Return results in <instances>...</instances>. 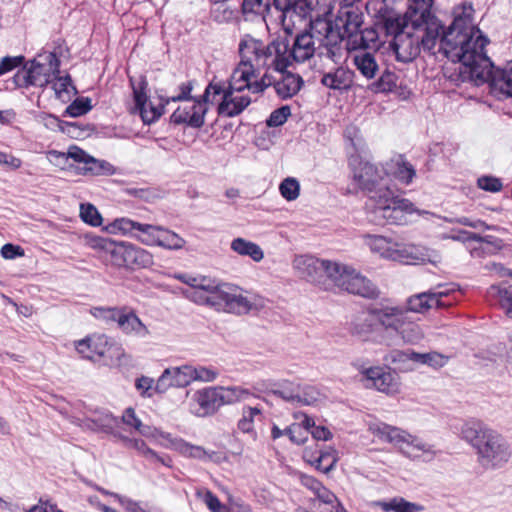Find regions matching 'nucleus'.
Here are the masks:
<instances>
[{
    "label": "nucleus",
    "instance_id": "obj_25",
    "mask_svg": "<svg viewBox=\"0 0 512 512\" xmlns=\"http://www.w3.org/2000/svg\"><path fill=\"white\" fill-rule=\"evenodd\" d=\"M119 420L113 416L108 410L95 409L90 412V415L80 420L79 425L93 431H101L104 433L112 434L114 429L118 426Z\"/></svg>",
    "mask_w": 512,
    "mask_h": 512
},
{
    "label": "nucleus",
    "instance_id": "obj_33",
    "mask_svg": "<svg viewBox=\"0 0 512 512\" xmlns=\"http://www.w3.org/2000/svg\"><path fill=\"white\" fill-rule=\"evenodd\" d=\"M410 27L411 23L406 14L401 16L400 14L392 13L382 19V28L385 34L391 36L392 39H395L400 33H405Z\"/></svg>",
    "mask_w": 512,
    "mask_h": 512
},
{
    "label": "nucleus",
    "instance_id": "obj_2",
    "mask_svg": "<svg viewBox=\"0 0 512 512\" xmlns=\"http://www.w3.org/2000/svg\"><path fill=\"white\" fill-rule=\"evenodd\" d=\"M386 174L375 164L360 161L354 168L353 180L368 196L366 208L370 221L378 225H405L408 215L421 212L410 200L394 195L385 179ZM422 213L428 214L426 211Z\"/></svg>",
    "mask_w": 512,
    "mask_h": 512
},
{
    "label": "nucleus",
    "instance_id": "obj_54",
    "mask_svg": "<svg viewBox=\"0 0 512 512\" xmlns=\"http://www.w3.org/2000/svg\"><path fill=\"white\" fill-rule=\"evenodd\" d=\"M291 115V109L288 105L281 106L280 108L275 109L269 116L266 121L267 126L269 127H279L283 125L288 117Z\"/></svg>",
    "mask_w": 512,
    "mask_h": 512
},
{
    "label": "nucleus",
    "instance_id": "obj_40",
    "mask_svg": "<svg viewBox=\"0 0 512 512\" xmlns=\"http://www.w3.org/2000/svg\"><path fill=\"white\" fill-rule=\"evenodd\" d=\"M224 405L233 404L256 397L249 389L240 386L221 387Z\"/></svg>",
    "mask_w": 512,
    "mask_h": 512
},
{
    "label": "nucleus",
    "instance_id": "obj_61",
    "mask_svg": "<svg viewBox=\"0 0 512 512\" xmlns=\"http://www.w3.org/2000/svg\"><path fill=\"white\" fill-rule=\"evenodd\" d=\"M270 4V0H243V11L246 13H262Z\"/></svg>",
    "mask_w": 512,
    "mask_h": 512
},
{
    "label": "nucleus",
    "instance_id": "obj_19",
    "mask_svg": "<svg viewBox=\"0 0 512 512\" xmlns=\"http://www.w3.org/2000/svg\"><path fill=\"white\" fill-rule=\"evenodd\" d=\"M194 407L192 412L199 417H205L214 414L224 405L221 387H209L194 393Z\"/></svg>",
    "mask_w": 512,
    "mask_h": 512
},
{
    "label": "nucleus",
    "instance_id": "obj_46",
    "mask_svg": "<svg viewBox=\"0 0 512 512\" xmlns=\"http://www.w3.org/2000/svg\"><path fill=\"white\" fill-rule=\"evenodd\" d=\"M173 380L174 387H185L193 382L192 366L168 368Z\"/></svg>",
    "mask_w": 512,
    "mask_h": 512
},
{
    "label": "nucleus",
    "instance_id": "obj_22",
    "mask_svg": "<svg viewBox=\"0 0 512 512\" xmlns=\"http://www.w3.org/2000/svg\"><path fill=\"white\" fill-rule=\"evenodd\" d=\"M447 292H422L415 295L410 296L406 300V306H399L402 308L407 316L414 321L416 324V320H414L409 313H425L429 309L436 307H444L445 304L442 302V297L447 296Z\"/></svg>",
    "mask_w": 512,
    "mask_h": 512
},
{
    "label": "nucleus",
    "instance_id": "obj_36",
    "mask_svg": "<svg viewBox=\"0 0 512 512\" xmlns=\"http://www.w3.org/2000/svg\"><path fill=\"white\" fill-rule=\"evenodd\" d=\"M162 226L139 223L134 238L146 246H156Z\"/></svg>",
    "mask_w": 512,
    "mask_h": 512
},
{
    "label": "nucleus",
    "instance_id": "obj_4",
    "mask_svg": "<svg viewBox=\"0 0 512 512\" xmlns=\"http://www.w3.org/2000/svg\"><path fill=\"white\" fill-rule=\"evenodd\" d=\"M363 13L358 7L345 5L338 10L333 21L317 17L313 29L324 35L321 54L335 64H340L346 55L354 35H358L363 26Z\"/></svg>",
    "mask_w": 512,
    "mask_h": 512
},
{
    "label": "nucleus",
    "instance_id": "obj_14",
    "mask_svg": "<svg viewBox=\"0 0 512 512\" xmlns=\"http://www.w3.org/2000/svg\"><path fill=\"white\" fill-rule=\"evenodd\" d=\"M338 288L364 298L375 299L379 296V290L365 276L357 272L351 266L338 263L337 274L331 281Z\"/></svg>",
    "mask_w": 512,
    "mask_h": 512
},
{
    "label": "nucleus",
    "instance_id": "obj_9",
    "mask_svg": "<svg viewBox=\"0 0 512 512\" xmlns=\"http://www.w3.org/2000/svg\"><path fill=\"white\" fill-rule=\"evenodd\" d=\"M92 246L110 254L112 263L118 267L147 268L153 264V256L149 251L129 242L96 237L92 240Z\"/></svg>",
    "mask_w": 512,
    "mask_h": 512
},
{
    "label": "nucleus",
    "instance_id": "obj_8",
    "mask_svg": "<svg viewBox=\"0 0 512 512\" xmlns=\"http://www.w3.org/2000/svg\"><path fill=\"white\" fill-rule=\"evenodd\" d=\"M60 60L53 52L38 54L23 69L18 70L12 77L17 88L31 86L44 88L52 82L53 76L60 73Z\"/></svg>",
    "mask_w": 512,
    "mask_h": 512
},
{
    "label": "nucleus",
    "instance_id": "obj_59",
    "mask_svg": "<svg viewBox=\"0 0 512 512\" xmlns=\"http://www.w3.org/2000/svg\"><path fill=\"white\" fill-rule=\"evenodd\" d=\"M315 496L322 506H331V508L335 505L339 506L340 501L337 496L324 485L319 489V492L315 493Z\"/></svg>",
    "mask_w": 512,
    "mask_h": 512
},
{
    "label": "nucleus",
    "instance_id": "obj_53",
    "mask_svg": "<svg viewBox=\"0 0 512 512\" xmlns=\"http://www.w3.org/2000/svg\"><path fill=\"white\" fill-rule=\"evenodd\" d=\"M194 88L193 81L183 82L178 87V94L162 98L164 104H169L170 102H187L193 100L195 97L191 96V92Z\"/></svg>",
    "mask_w": 512,
    "mask_h": 512
},
{
    "label": "nucleus",
    "instance_id": "obj_30",
    "mask_svg": "<svg viewBox=\"0 0 512 512\" xmlns=\"http://www.w3.org/2000/svg\"><path fill=\"white\" fill-rule=\"evenodd\" d=\"M263 420L262 408L258 406H243L241 417L237 422V428L240 432L249 434L253 439L257 438L255 430L256 424Z\"/></svg>",
    "mask_w": 512,
    "mask_h": 512
},
{
    "label": "nucleus",
    "instance_id": "obj_18",
    "mask_svg": "<svg viewBox=\"0 0 512 512\" xmlns=\"http://www.w3.org/2000/svg\"><path fill=\"white\" fill-rule=\"evenodd\" d=\"M208 100L204 94L200 98L184 102L171 115L170 121L173 124H185L192 128H201L205 123V115L208 111Z\"/></svg>",
    "mask_w": 512,
    "mask_h": 512
},
{
    "label": "nucleus",
    "instance_id": "obj_7",
    "mask_svg": "<svg viewBox=\"0 0 512 512\" xmlns=\"http://www.w3.org/2000/svg\"><path fill=\"white\" fill-rule=\"evenodd\" d=\"M239 52L241 58L253 65L257 75L260 69L282 72L290 66L286 56L287 37L278 36L268 44L254 38L243 40L239 44Z\"/></svg>",
    "mask_w": 512,
    "mask_h": 512
},
{
    "label": "nucleus",
    "instance_id": "obj_48",
    "mask_svg": "<svg viewBox=\"0 0 512 512\" xmlns=\"http://www.w3.org/2000/svg\"><path fill=\"white\" fill-rule=\"evenodd\" d=\"M337 457L334 450L322 451L320 455L312 462L316 469L327 474L334 469Z\"/></svg>",
    "mask_w": 512,
    "mask_h": 512
},
{
    "label": "nucleus",
    "instance_id": "obj_24",
    "mask_svg": "<svg viewBox=\"0 0 512 512\" xmlns=\"http://www.w3.org/2000/svg\"><path fill=\"white\" fill-rule=\"evenodd\" d=\"M277 73L278 76L272 75V86L276 95L282 100L295 96L304 85L302 77L298 74L286 70Z\"/></svg>",
    "mask_w": 512,
    "mask_h": 512
},
{
    "label": "nucleus",
    "instance_id": "obj_1",
    "mask_svg": "<svg viewBox=\"0 0 512 512\" xmlns=\"http://www.w3.org/2000/svg\"><path fill=\"white\" fill-rule=\"evenodd\" d=\"M472 2L453 8L450 23V85L469 82L474 86L488 83L493 92L512 97V60L495 67L485 52L488 38L474 23Z\"/></svg>",
    "mask_w": 512,
    "mask_h": 512
},
{
    "label": "nucleus",
    "instance_id": "obj_55",
    "mask_svg": "<svg viewBox=\"0 0 512 512\" xmlns=\"http://www.w3.org/2000/svg\"><path fill=\"white\" fill-rule=\"evenodd\" d=\"M140 222L133 221L129 218H118L115 219L112 223V227L115 230L122 232L123 234L130 235L134 238V235L137 233V225Z\"/></svg>",
    "mask_w": 512,
    "mask_h": 512
},
{
    "label": "nucleus",
    "instance_id": "obj_60",
    "mask_svg": "<svg viewBox=\"0 0 512 512\" xmlns=\"http://www.w3.org/2000/svg\"><path fill=\"white\" fill-rule=\"evenodd\" d=\"M135 387L143 397H152L154 391V380L150 377L141 376L135 381Z\"/></svg>",
    "mask_w": 512,
    "mask_h": 512
},
{
    "label": "nucleus",
    "instance_id": "obj_3",
    "mask_svg": "<svg viewBox=\"0 0 512 512\" xmlns=\"http://www.w3.org/2000/svg\"><path fill=\"white\" fill-rule=\"evenodd\" d=\"M350 333L358 339L387 346L399 340L416 344L423 338L422 329L400 307L369 309L356 316L350 323Z\"/></svg>",
    "mask_w": 512,
    "mask_h": 512
},
{
    "label": "nucleus",
    "instance_id": "obj_52",
    "mask_svg": "<svg viewBox=\"0 0 512 512\" xmlns=\"http://www.w3.org/2000/svg\"><path fill=\"white\" fill-rule=\"evenodd\" d=\"M80 217L83 222L97 227L102 224V217L95 206L92 204H81Z\"/></svg>",
    "mask_w": 512,
    "mask_h": 512
},
{
    "label": "nucleus",
    "instance_id": "obj_21",
    "mask_svg": "<svg viewBox=\"0 0 512 512\" xmlns=\"http://www.w3.org/2000/svg\"><path fill=\"white\" fill-rule=\"evenodd\" d=\"M392 363H402L406 364V362H412L415 364L427 365L433 369H439L445 366L448 357L440 354L438 352H429V353H418L415 351H392L390 354Z\"/></svg>",
    "mask_w": 512,
    "mask_h": 512
},
{
    "label": "nucleus",
    "instance_id": "obj_20",
    "mask_svg": "<svg viewBox=\"0 0 512 512\" xmlns=\"http://www.w3.org/2000/svg\"><path fill=\"white\" fill-rule=\"evenodd\" d=\"M146 85L147 83L143 80L139 83L138 87L133 86V96L135 109L139 112L143 122L145 124H151L161 117L167 104L163 103V97H160L159 106H154L152 103L148 102L145 93Z\"/></svg>",
    "mask_w": 512,
    "mask_h": 512
},
{
    "label": "nucleus",
    "instance_id": "obj_23",
    "mask_svg": "<svg viewBox=\"0 0 512 512\" xmlns=\"http://www.w3.org/2000/svg\"><path fill=\"white\" fill-rule=\"evenodd\" d=\"M362 373V381L365 387H374L378 391L384 393H392L396 391L397 384L390 372L385 371L381 367L360 368Z\"/></svg>",
    "mask_w": 512,
    "mask_h": 512
},
{
    "label": "nucleus",
    "instance_id": "obj_35",
    "mask_svg": "<svg viewBox=\"0 0 512 512\" xmlns=\"http://www.w3.org/2000/svg\"><path fill=\"white\" fill-rule=\"evenodd\" d=\"M231 249L241 256H249L255 262H260L264 258L261 247L244 238H235L231 242Z\"/></svg>",
    "mask_w": 512,
    "mask_h": 512
},
{
    "label": "nucleus",
    "instance_id": "obj_11",
    "mask_svg": "<svg viewBox=\"0 0 512 512\" xmlns=\"http://www.w3.org/2000/svg\"><path fill=\"white\" fill-rule=\"evenodd\" d=\"M314 20H311L309 26L295 35L285 28V31L291 36V40L287 38V53L290 65L295 63H305L315 54L320 58H326L321 54V47L324 44V35H320L313 29Z\"/></svg>",
    "mask_w": 512,
    "mask_h": 512
},
{
    "label": "nucleus",
    "instance_id": "obj_57",
    "mask_svg": "<svg viewBox=\"0 0 512 512\" xmlns=\"http://www.w3.org/2000/svg\"><path fill=\"white\" fill-rule=\"evenodd\" d=\"M218 374V371L211 367L192 366L193 381L212 382L217 378Z\"/></svg>",
    "mask_w": 512,
    "mask_h": 512
},
{
    "label": "nucleus",
    "instance_id": "obj_44",
    "mask_svg": "<svg viewBox=\"0 0 512 512\" xmlns=\"http://www.w3.org/2000/svg\"><path fill=\"white\" fill-rule=\"evenodd\" d=\"M378 39V35L375 29L373 28H362L358 35H354V40L351 43L349 49L357 50V49H366L374 44Z\"/></svg>",
    "mask_w": 512,
    "mask_h": 512
},
{
    "label": "nucleus",
    "instance_id": "obj_45",
    "mask_svg": "<svg viewBox=\"0 0 512 512\" xmlns=\"http://www.w3.org/2000/svg\"><path fill=\"white\" fill-rule=\"evenodd\" d=\"M112 165L106 161L95 159L88 155L84 165L81 167V171L84 174L102 175L112 174Z\"/></svg>",
    "mask_w": 512,
    "mask_h": 512
},
{
    "label": "nucleus",
    "instance_id": "obj_34",
    "mask_svg": "<svg viewBox=\"0 0 512 512\" xmlns=\"http://www.w3.org/2000/svg\"><path fill=\"white\" fill-rule=\"evenodd\" d=\"M218 288L219 283H215V281L209 279L207 282H203L201 286L194 289L192 292V300L198 304H206L216 309V304L212 298L218 296Z\"/></svg>",
    "mask_w": 512,
    "mask_h": 512
},
{
    "label": "nucleus",
    "instance_id": "obj_49",
    "mask_svg": "<svg viewBox=\"0 0 512 512\" xmlns=\"http://www.w3.org/2000/svg\"><path fill=\"white\" fill-rule=\"evenodd\" d=\"M279 191L284 199L293 201L296 200L300 194V184L297 179L288 177L281 182Z\"/></svg>",
    "mask_w": 512,
    "mask_h": 512
},
{
    "label": "nucleus",
    "instance_id": "obj_12",
    "mask_svg": "<svg viewBox=\"0 0 512 512\" xmlns=\"http://www.w3.org/2000/svg\"><path fill=\"white\" fill-rule=\"evenodd\" d=\"M371 432L380 440L398 446L408 457H418V452H430V446L419 438L410 435L404 430L390 426L386 423H376L370 426Z\"/></svg>",
    "mask_w": 512,
    "mask_h": 512
},
{
    "label": "nucleus",
    "instance_id": "obj_47",
    "mask_svg": "<svg viewBox=\"0 0 512 512\" xmlns=\"http://www.w3.org/2000/svg\"><path fill=\"white\" fill-rule=\"evenodd\" d=\"M299 399H296L298 405H313L321 398L320 391L312 385H305L297 391Z\"/></svg>",
    "mask_w": 512,
    "mask_h": 512
},
{
    "label": "nucleus",
    "instance_id": "obj_31",
    "mask_svg": "<svg viewBox=\"0 0 512 512\" xmlns=\"http://www.w3.org/2000/svg\"><path fill=\"white\" fill-rule=\"evenodd\" d=\"M390 173L403 185H410L416 177L415 167L403 155H398L389 164Z\"/></svg>",
    "mask_w": 512,
    "mask_h": 512
},
{
    "label": "nucleus",
    "instance_id": "obj_32",
    "mask_svg": "<svg viewBox=\"0 0 512 512\" xmlns=\"http://www.w3.org/2000/svg\"><path fill=\"white\" fill-rule=\"evenodd\" d=\"M352 73L343 68L338 67L333 72H329L323 75L321 83L334 90H345L351 86Z\"/></svg>",
    "mask_w": 512,
    "mask_h": 512
},
{
    "label": "nucleus",
    "instance_id": "obj_10",
    "mask_svg": "<svg viewBox=\"0 0 512 512\" xmlns=\"http://www.w3.org/2000/svg\"><path fill=\"white\" fill-rule=\"evenodd\" d=\"M379 54L361 50L353 57L358 72L367 80H374L367 87L373 93L391 92L397 86V76L379 61Z\"/></svg>",
    "mask_w": 512,
    "mask_h": 512
},
{
    "label": "nucleus",
    "instance_id": "obj_56",
    "mask_svg": "<svg viewBox=\"0 0 512 512\" xmlns=\"http://www.w3.org/2000/svg\"><path fill=\"white\" fill-rule=\"evenodd\" d=\"M477 185L480 189L491 192V193H497L502 190V182L499 178L484 175L478 178Z\"/></svg>",
    "mask_w": 512,
    "mask_h": 512
},
{
    "label": "nucleus",
    "instance_id": "obj_62",
    "mask_svg": "<svg viewBox=\"0 0 512 512\" xmlns=\"http://www.w3.org/2000/svg\"><path fill=\"white\" fill-rule=\"evenodd\" d=\"M24 61V56H5L0 61V76L18 67Z\"/></svg>",
    "mask_w": 512,
    "mask_h": 512
},
{
    "label": "nucleus",
    "instance_id": "obj_26",
    "mask_svg": "<svg viewBox=\"0 0 512 512\" xmlns=\"http://www.w3.org/2000/svg\"><path fill=\"white\" fill-rule=\"evenodd\" d=\"M433 0H408V8L406 17L410 23L428 26L430 22H436L440 26L444 24L434 15L431 14Z\"/></svg>",
    "mask_w": 512,
    "mask_h": 512
},
{
    "label": "nucleus",
    "instance_id": "obj_29",
    "mask_svg": "<svg viewBox=\"0 0 512 512\" xmlns=\"http://www.w3.org/2000/svg\"><path fill=\"white\" fill-rule=\"evenodd\" d=\"M249 63V61L246 62L245 59L241 58L240 63L232 73L230 81L227 84L224 83V90H231V92L236 93L246 89V87H242L243 83H247V80L258 76L256 69Z\"/></svg>",
    "mask_w": 512,
    "mask_h": 512
},
{
    "label": "nucleus",
    "instance_id": "obj_58",
    "mask_svg": "<svg viewBox=\"0 0 512 512\" xmlns=\"http://www.w3.org/2000/svg\"><path fill=\"white\" fill-rule=\"evenodd\" d=\"M270 86H272V74L265 72L260 80L254 82H251V79L247 80V83H243L242 87H246V89H249L253 93H260Z\"/></svg>",
    "mask_w": 512,
    "mask_h": 512
},
{
    "label": "nucleus",
    "instance_id": "obj_5",
    "mask_svg": "<svg viewBox=\"0 0 512 512\" xmlns=\"http://www.w3.org/2000/svg\"><path fill=\"white\" fill-rule=\"evenodd\" d=\"M448 30L436 22L428 26L411 23L410 29L389 41L396 60L403 63L413 61L421 51L448 58Z\"/></svg>",
    "mask_w": 512,
    "mask_h": 512
},
{
    "label": "nucleus",
    "instance_id": "obj_63",
    "mask_svg": "<svg viewBox=\"0 0 512 512\" xmlns=\"http://www.w3.org/2000/svg\"><path fill=\"white\" fill-rule=\"evenodd\" d=\"M285 435H287L291 442L301 445L306 441V436L303 434L301 425L292 424L291 426L284 429Z\"/></svg>",
    "mask_w": 512,
    "mask_h": 512
},
{
    "label": "nucleus",
    "instance_id": "obj_6",
    "mask_svg": "<svg viewBox=\"0 0 512 512\" xmlns=\"http://www.w3.org/2000/svg\"><path fill=\"white\" fill-rule=\"evenodd\" d=\"M461 436L476 450L478 463L485 469L501 468L512 457V448L508 440L482 422L464 423Z\"/></svg>",
    "mask_w": 512,
    "mask_h": 512
},
{
    "label": "nucleus",
    "instance_id": "obj_37",
    "mask_svg": "<svg viewBox=\"0 0 512 512\" xmlns=\"http://www.w3.org/2000/svg\"><path fill=\"white\" fill-rule=\"evenodd\" d=\"M276 387L271 388V393L284 401L296 404V399H299L297 391L299 390V384H296L289 380H281L276 382Z\"/></svg>",
    "mask_w": 512,
    "mask_h": 512
},
{
    "label": "nucleus",
    "instance_id": "obj_64",
    "mask_svg": "<svg viewBox=\"0 0 512 512\" xmlns=\"http://www.w3.org/2000/svg\"><path fill=\"white\" fill-rule=\"evenodd\" d=\"M173 380L169 369H165L162 375L155 383L154 391L157 393H165L168 388L173 387Z\"/></svg>",
    "mask_w": 512,
    "mask_h": 512
},
{
    "label": "nucleus",
    "instance_id": "obj_39",
    "mask_svg": "<svg viewBox=\"0 0 512 512\" xmlns=\"http://www.w3.org/2000/svg\"><path fill=\"white\" fill-rule=\"evenodd\" d=\"M173 444L175 449L185 457L199 460H207L211 458V454L202 446L192 445L182 439H176Z\"/></svg>",
    "mask_w": 512,
    "mask_h": 512
},
{
    "label": "nucleus",
    "instance_id": "obj_15",
    "mask_svg": "<svg viewBox=\"0 0 512 512\" xmlns=\"http://www.w3.org/2000/svg\"><path fill=\"white\" fill-rule=\"evenodd\" d=\"M221 95L217 106V113L222 117H235L241 114L251 103V98L245 95H236L231 90H224L223 82H210L204 91V98Z\"/></svg>",
    "mask_w": 512,
    "mask_h": 512
},
{
    "label": "nucleus",
    "instance_id": "obj_13",
    "mask_svg": "<svg viewBox=\"0 0 512 512\" xmlns=\"http://www.w3.org/2000/svg\"><path fill=\"white\" fill-rule=\"evenodd\" d=\"M296 275L308 282L321 285L337 274L338 262L319 259L313 255H298L292 262Z\"/></svg>",
    "mask_w": 512,
    "mask_h": 512
},
{
    "label": "nucleus",
    "instance_id": "obj_43",
    "mask_svg": "<svg viewBox=\"0 0 512 512\" xmlns=\"http://www.w3.org/2000/svg\"><path fill=\"white\" fill-rule=\"evenodd\" d=\"M490 294L498 298L501 307L504 308L507 315L512 318V284L491 286Z\"/></svg>",
    "mask_w": 512,
    "mask_h": 512
},
{
    "label": "nucleus",
    "instance_id": "obj_38",
    "mask_svg": "<svg viewBox=\"0 0 512 512\" xmlns=\"http://www.w3.org/2000/svg\"><path fill=\"white\" fill-rule=\"evenodd\" d=\"M186 244V241L177 233L165 227H161L159 240L156 246L167 250H180Z\"/></svg>",
    "mask_w": 512,
    "mask_h": 512
},
{
    "label": "nucleus",
    "instance_id": "obj_41",
    "mask_svg": "<svg viewBox=\"0 0 512 512\" xmlns=\"http://www.w3.org/2000/svg\"><path fill=\"white\" fill-rule=\"evenodd\" d=\"M114 435L117 436L127 448L135 449L146 459H159V455L154 450L149 448L142 439L130 438L120 433Z\"/></svg>",
    "mask_w": 512,
    "mask_h": 512
},
{
    "label": "nucleus",
    "instance_id": "obj_17",
    "mask_svg": "<svg viewBox=\"0 0 512 512\" xmlns=\"http://www.w3.org/2000/svg\"><path fill=\"white\" fill-rule=\"evenodd\" d=\"M218 296H214V303L216 310L225 311L234 314H246L251 308L252 304L247 297L243 296L239 287L228 284L219 283Z\"/></svg>",
    "mask_w": 512,
    "mask_h": 512
},
{
    "label": "nucleus",
    "instance_id": "obj_16",
    "mask_svg": "<svg viewBox=\"0 0 512 512\" xmlns=\"http://www.w3.org/2000/svg\"><path fill=\"white\" fill-rule=\"evenodd\" d=\"M364 240L372 252L378 253L383 258L406 263L417 259L412 246L394 242L380 235H366Z\"/></svg>",
    "mask_w": 512,
    "mask_h": 512
},
{
    "label": "nucleus",
    "instance_id": "obj_51",
    "mask_svg": "<svg viewBox=\"0 0 512 512\" xmlns=\"http://www.w3.org/2000/svg\"><path fill=\"white\" fill-rule=\"evenodd\" d=\"M122 308L118 307H94L91 310V314L99 320L105 323L115 322L117 323Z\"/></svg>",
    "mask_w": 512,
    "mask_h": 512
},
{
    "label": "nucleus",
    "instance_id": "obj_50",
    "mask_svg": "<svg viewBox=\"0 0 512 512\" xmlns=\"http://www.w3.org/2000/svg\"><path fill=\"white\" fill-rule=\"evenodd\" d=\"M92 109L91 100L87 97L75 99L65 110V115L79 117Z\"/></svg>",
    "mask_w": 512,
    "mask_h": 512
},
{
    "label": "nucleus",
    "instance_id": "obj_27",
    "mask_svg": "<svg viewBox=\"0 0 512 512\" xmlns=\"http://www.w3.org/2000/svg\"><path fill=\"white\" fill-rule=\"evenodd\" d=\"M108 337L106 335H93L77 342L76 350L84 358L93 360L102 357L107 352Z\"/></svg>",
    "mask_w": 512,
    "mask_h": 512
},
{
    "label": "nucleus",
    "instance_id": "obj_42",
    "mask_svg": "<svg viewBox=\"0 0 512 512\" xmlns=\"http://www.w3.org/2000/svg\"><path fill=\"white\" fill-rule=\"evenodd\" d=\"M196 496L200 499L211 512H232V509L227 505L221 503L219 498L206 488H201L196 491Z\"/></svg>",
    "mask_w": 512,
    "mask_h": 512
},
{
    "label": "nucleus",
    "instance_id": "obj_28",
    "mask_svg": "<svg viewBox=\"0 0 512 512\" xmlns=\"http://www.w3.org/2000/svg\"><path fill=\"white\" fill-rule=\"evenodd\" d=\"M117 325L125 334H133L140 338H145L149 335L148 328L143 324L140 318L133 310L126 307H122Z\"/></svg>",
    "mask_w": 512,
    "mask_h": 512
}]
</instances>
